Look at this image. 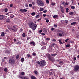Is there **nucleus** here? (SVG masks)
I'll return each mask as SVG.
<instances>
[{
	"label": "nucleus",
	"instance_id": "nucleus-1",
	"mask_svg": "<svg viewBox=\"0 0 79 79\" xmlns=\"http://www.w3.org/2000/svg\"><path fill=\"white\" fill-rule=\"evenodd\" d=\"M28 25H29L30 28H32L33 30H36L37 25L36 24H34L33 22H30L28 23Z\"/></svg>",
	"mask_w": 79,
	"mask_h": 79
},
{
	"label": "nucleus",
	"instance_id": "nucleus-2",
	"mask_svg": "<svg viewBox=\"0 0 79 79\" xmlns=\"http://www.w3.org/2000/svg\"><path fill=\"white\" fill-rule=\"evenodd\" d=\"M36 63L38 64H40V66H41V67H44L46 65L47 63L46 62H45V60H41L40 61H37Z\"/></svg>",
	"mask_w": 79,
	"mask_h": 79
},
{
	"label": "nucleus",
	"instance_id": "nucleus-3",
	"mask_svg": "<svg viewBox=\"0 0 79 79\" xmlns=\"http://www.w3.org/2000/svg\"><path fill=\"white\" fill-rule=\"evenodd\" d=\"M14 57H10L9 59V64L11 65H13V64H14L15 61V60L13 58Z\"/></svg>",
	"mask_w": 79,
	"mask_h": 79
},
{
	"label": "nucleus",
	"instance_id": "nucleus-4",
	"mask_svg": "<svg viewBox=\"0 0 79 79\" xmlns=\"http://www.w3.org/2000/svg\"><path fill=\"white\" fill-rule=\"evenodd\" d=\"M63 33L62 30H59L57 31V35L58 36H62L63 35Z\"/></svg>",
	"mask_w": 79,
	"mask_h": 79
},
{
	"label": "nucleus",
	"instance_id": "nucleus-5",
	"mask_svg": "<svg viewBox=\"0 0 79 79\" xmlns=\"http://www.w3.org/2000/svg\"><path fill=\"white\" fill-rule=\"evenodd\" d=\"M37 3L40 5V6H43L44 5V4L42 1V0H37Z\"/></svg>",
	"mask_w": 79,
	"mask_h": 79
},
{
	"label": "nucleus",
	"instance_id": "nucleus-6",
	"mask_svg": "<svg viewBox=\"0 0 79 79\" xmlns=\"http://www.w3.org/2000/svg\"><path fill=\"white\" fill-rule=\"evenodd\" d=\"M48 59H49L50 60L52 61V62H54L55 61V59L52 56H48Z\"/></svg>",
	"mask_w": 79,
	"mask_h": 79
},
{
	"label": "nucleus",
	"instance_id": "nucleus-7",
	"mask_svg": "<svg viewBox=\"0 0 79 79\" xmlns=\"http://www.w3.org/2000/svg\"><path fill=\"white\" fill-rule=\"evenodd\" d=\"M79 69V65H76L74 67V71H76L78 70Z\"/></svg>",
	"mask_w": 79,
	"mask_h": 79
},
{
	"label": "nucleus",
	"instance_id": "nucleus-8",
	"mask_svg": "<svg viewBox=\"0 0 79 79\" xmlns=\"http://www.w3.org/2000/svg\"><path fill=\"white\" fill-rule=\"evenodd\" d=\"M20 78H22V79H29L28 77V76H19Z\"/></svg>",
	"mask_w": 79,
	"mask_h": 79
},
{
	"label": "nucleus",
	"instance_id": "nucleus-9",
	"mask_svg": "<svg viewBox=\"0 0 79 79\" xmlns=\"http://www.w3.org/2000/svg\"><path fill=\"white\" fill-rule=\"evenodd\" d=\"M20 75H19V77L20 78H21L22 79V78H21L20 76H22V75H24L25 74V73L24 72H20Z\"/></svg>",
	"mask_w": 79,
	"mask_h": 79
},
{
	"label": "nucleus",
	"instance_id": "nucleus-10",
	"mask_svg": "<svg viewBox=\"0 0 79 79\" xmlns=\"http://www.w3.org/2000/svg\"><path fill=\"white\" fill-rule=\"evenodd\" d=\"M30 44H31V45H32L33 46H34L35 44V43L33 41H31V42H30Z\"/></svg>",
	"mask_w": 79,
	"mask_h": 79
},
{
	"label": "nucleus",
	"instance_id": "nucleus-11",
	"mask_svg": "<svg viewBox=\"0 0 79 79\" xmlns=\"http://www.w3.org/2000/svg\"><path fill=\"white\" fill-rule=\"evenodd\" d=\"M30 77L31 79H36V77L34 75H31Z\"/></svg>",
	"mask_w": 79,
	"mask_h": 79
},
{
	"label": "nucleus",
	"instance_id": "nucleus-12",
	"mask_svg": "<svg viewBox=\"0 0 79 79\" xmlns=\"http://www.w3.org/2000/svg\"><path fill=\"white\" fill-rule=\"evenodd\" d=\"M61 59V60L59 62V64H60V65H63V64L64 63V62H63V61H62V59Z\"/></svg>",
	"mask_w": 79,
	"mask_h": 79
},
{
	"label": "nucleus",
	"instance_id": "nucleus-13",
	"mask_svg": "<svg viewBox=\"0 0 79 79\" xmlns=\"http://www.w3.org/2000/svg\"><path fill=\"white\" fill-rule=\"evenodd\" d=\"M5 17L4 15H0V19L2 20Z\"/></svg>",
	"mask_w": 79,
	"mask_h": 79
},
{
	"label": "nucleus",
	"instance_id": "nucleus-14",
	"mask_svg": "<svg viewBox=\"0 0 79 79\" xmlns=\"http://www.w3.org/2000/svg\"><path fill=\"white\" fill-rule=\"evenodd\" d=\"M5 52L6 53H8V54H10V50H9L8 49H7L5 51Z\"/></svg>",
	"mask_w": 79,
	"mask_h": 79
},
{
	"label": "nucleus",
	"instance_id": "nucleus-15",
	"mask_svg": "<svg viewBox=\"0 0 79 79\" xmlns=\"http://www.w3.org/2000/svg\"><path fill=\"white\" fill-rule=\"evenodd\" d=\"M11 29L12 31H13V32H14L15 31L16 32L17 31V29H14V28H12Z\"/></svg>",
	"mask_w": 79,
	"mask_h": 79
},
{
	"label": "nucleus",
	"instance_id": "nucleus-16",
	"mask_svg": "<svg viewBox=\"0 0 79 79\" xmlns=\"http://www.w3.org/2000/svg\"><path fill=\"white\" fill-rule=\"evenodd\" d=\"M43 31L44 33H46L47 31V30L46 28H44L43 29Z\"/></svg>",
	"mask_w": 79,
	"mask_h": 79
},
{
	"label": "nucleus",
	"instance_id": "nucleus-17",
	"mask_svg": "<svg viewBox=\"0 0 79 79\" xmlns=\"http://www.w3.org/2000/svg\"><path fill=\"white\" fill-rule=\"evenodd\" d=\"M61 10L62 13H64V9L62 7L61 8Z\"/></svg>",
	"mask_w": 79,
	"mask_h": 79
},
{
	"label": "nucleus",
	"instance_id": "nucleus-18",
	"mask_svg": "<svg viewBox=\"0 0 79 79\" xmlns=\"http://www.w3.org/2000/svg\"><path fill=\"white\" fill-rule=\"evenodd\" d=\"M76 22H73L71 23V25H76Z\"/></svg>",
	"mask_w": 79,
	"mask_h": 79
},
{
	"label": "nucleus",
	"instance_id": "nucleus-19",
	"mask_svg": "<svg viewBox=\"0 0 79 79\" xmlns=\"http://www.w3.org/2000/svg\"><path fill=\"white\" fill-rule=\"evenodd\" d=\"M34 73H35V75H37L38 73V71L37 70H35L34 71Z\"/></svg>",
	"mask_w": 79,
	"mask_h": 79
},
{
	"label": "nucleus",
	"instance_id": "nucleus-20",
	"mask_svg": "<svg viewBox=\"0 0 79 79\" xmlns=\"http://www.w3.org/2000/svg\"><path fill=\"white\" fill-rule=\"evenodd\" d=\"M10 22V19H7L6 20V22H7V23Z\"/></svg>",
	"mask_w": 79,
	"mask_h": 79
},
{
	"label": "nucleus",
	"instance_id": "nucleus-21",
	"mask_svg": "<svg viewBox=\"0 0 79 79\" xmlns=\"http://www.w3.org/2000/svg\"><path fill=\"white\" fill-rule=\"evenodd\" d=\"M20 56L19 54H17L16 56V59H18L19 58Z\"/></svg>",
	"mask_w": 79,
	"mask_h": 79
},
{
	"label": "nucleus",
	"instance_id": "nucleus-22",
	"mask_svg": "<svg viewBox=\"0 0 79 79\" xmlns=\"http://www.w3.org/2000/svg\"><path fill=\"white\" fill-rule=\"evenodd\" d=\"M27 57H32V56H31L30 54H27Z\"/></svg>",
	"mask_w": 79,
	"mask_h": 79
},
{
	"label": "nucleus",
	"instance_id": "nucleus-23",
	"mask_svg": "<svg viewBox=\"0 0 79 79\" xmlns=\"http://www.w3.org/2000/svg\"><path fill=\"white\" fill-rule=\"evenodd\" d=\"M22 36H23V37L25 38V37L26 36V35L25 33H23V34L22 35Z\"/></svg>",
	"mask_w": 79,
	"mask_h": 79
},
{
	"label": "nucleus",
	"instance_id": "nucleus-24",
	"mask_svg": "<svg viewBox=\"0 0 79 79\" xmlns=\"http://www.w3.org/2000/svg\"><path fill=\"white\" fill-rule=\"evenodd\" d=\"M24 60H25V59H24V57H22L21 59V62H24Z\"/></svg>",
	"mask_w": 79,
	"mask_h": 79
},
{
	"label": "nucleus",
	"instance_id": "nucleus-25",
	"mask_svg": "<svg viewBox=\"0 0 79 79\" xmlns=\"http://www.w3.org/2000/svg\"><path fill=\"white\" fill-rule=\"evenodd\" d=\"M21 43V41H18L17 42V43H16V44H20Z\"/></svg>",
	"mask_w": 79,
	"mask_h": 79
},
{
	"label": "nucleus",
	"instance_id": "nucleus-26",
	"mask_svg": "<svg viewBox=\"0 0 79 79\" xmlns=\"http://www.w3.org/2000/svg\"><path fill=\"white\" fill-rule=\"evenodd\" d=\"M55 44H56L55 43H52L51 44V47H54L55 45Z\"/></svg>",
	"mask_w": 79,
	"mask_h": 79
},
{
	"label": "nucleus",
	"instance_id": "nucleus-27",
	"mask_svg": "<svg viewBox=\"0 0 79 79\" xmlns=\"http://www.w3.org/2000/svg\"><path fill=\"white\" fill-rule=\"evenodd\" d=\"M35 15L36 14L35 12H32V13L31 14V15L32 16H34V15Z\"/></svg>",
	"mask_w": 79,
	"mask_h": 79
},
{
	"label": "nucleus",
	"instance_id": "nucleus-28",
	"mask_svg": "<svg viewBox=\"0 0 79 79\" xmlns=\"http://www.w3.org/2000/svg\"><path fill=\"white\" fill-rule=\"evenodd\" d=\"M45 19L46 20V22H47V23H48V22H49V20H48V19H47V18H46Z\"/></svg>",
	"mask_w": 79,
	"mask_h": 79
},
{
	"label": "nucleus",
	"instance_id": "nucleus-29",
	"mask_svg": "<svg viewBox=\"0 0 79 79\" xmlns=\"http://www.w3.org/2000/svg\"><path fill=\"white\" fill-rule=\"evenodd\" d=\"M53 17L54 19H56V18H57V17H58V15H54Z\"/></svg>",
	"mask_w": 79,
	"mask_h": 79
},
{
	"label": "nucleus",
	"instance_id": "nucleus-30",
	"mask_svg": "<svg viewBox=\"0 0 79 79\" xmlns=\"http://www.w3.org/2000/svg\"><path fill=\"white\" fill-rule=\"evenodd\" d=\"M57 54L56 53L55 54H52V56H56V55H57Z\"/></svg>",
	"mask_w": 79,
	"mask_h": 79
},
{
	"label": "nucleus",
	"instance_id": "nucleus-31",
	"mask_svg": "<svg viewBox=\"0 0 79 79\" xmlns=\"http://www.w3.org/2000/svg\"><path fill=\"white\" fill-rule=\"evenodd\" d=\"M46 47L45 46H43V47H42V48L41 49H46Z\"/></svg>",
	"mask_w": 79,
	"mask_h": 79
},
{
	"label": "nucleus",
	"instance_id": "nucleus-32",
	"mask_svg": "<svg viewBox=\"0 0 79 79\" xmlns=\"http://www.w3.org/2000/svg\"><path fill=\"white\" fill-rule=\"evenodd\" d=\"M5 35V33L4 32H2L1 34V36H4V35Z\"/></svg>",
	"mask_w": 79,
	"mask_h": 79
},
{
	"label": "nucleus",
	"instance_id": "nucleus-33",
	"mask_svg": "<svg viewBox=\"0 0 79 79\" xmlns=\"http://www.w3.org/2000/svg\"><path fill=\"white\" fill-rule=\"evenodd\" d=\"M56 5V3H55L54 2H52L51 4V6H55Z\"/></svg>",
	"mask_w": 79,
	"mask_h": 79
},
{
	"label": "nucleus",
	"instance_id": "nucleus-34",
	"mask_svg": "<svg viewBox=\"0 0 79 79\" xmlns=\"http://www.w3.org/2000/svg\"><path fill=\"white\" fill-rule=\"evenodd\" d=\"M74 14V12H71L69 13V15H73Z\"/></svg>",
	"mask_w": 79,
	"mask_h": 79
},
{
	"label": "nucleus",
	"instance_id": "nucleus-35",
	"mask_svg": "<svg viewBox=\"0 0 79 79\" xmlns=\"http://www.w3.org/2000/svg\"><path fill=\"white\" fill-rule=\"evenodd\" d=\"M4 70L5 72H7V70H8V69L7 68H5V69H4Z\"/></svg>",
	"mask_w": 79,
	"mask_h": 79
},
{
	"label": "nucleus",
	"instance_id": "nucleus-36",
	"mask_svg": "<svg viewBox=\"0 0 79 79\" xmlns=\"http://www.w3.org/2000/svg\"><path fill=\"white\" fill-rule=\"evenodd\" d=\"M40 11H43L44 10V8L42 7H40Z\"/></svg>",
	"mask_w": 79,
	"mask_h": 79
},
{
	"label": "nucleus",
	"instance_id": "nucleus-37",
	"mask_svg": "<svg viewBox=\"0 0 79 79\" xmlns=\"http://www.w3.org/2000/svg\"><path fill=\"white\" fill-rule=\"evenodd\" d=\"M32 55H33V56H36V53H35V52H33Z\"/></svg>",
	"mask_w": 79,
	"mask_h": 79
},
{
	"label": "nucleus",
	"instance_id": "nucleus-38",
	"mask_svg": "<svg viewBox=\"0 0 79 79\" xmlns=\"http://www.w3.org/2000/svg\"><path fill=\"white\" fill-rule=\"evenodd\" d=\"M59 42L61 44H63V43H62L61 40H59Z\"/></svg>",
	"mask_w": 79,
	"mask_h": 79
},
{
	"label": "nucleus",
	"instance_id": "nucleus-39",
	"mask_svg": "<svg viewBox=\"0 0 79 79\" xmlns=\"http://www.w3.org/2000/svg\"><path fill=\"white\" fill-rule=\"evenodd\" d=\"M49 51H50V52H52V48H50V49L49 50Z\"/></svg>",
	"mask_w": 79,
	"mask_h": 79
},
{
	"label": "nucleus",
	"instance_id": "nucleus-40",
	"mask_svg": "<svg viewBox=\"0 0 79 79\" xmlns=\"http://www.w3.org/2000/svg\"><path fill=\"white\" fill-rule=\"evenodd\" d=\"M71 8L72 9H75V7L73 6H72L71 7Z\"/></svg>",
	"mask_w": 79,
	"mask_h": 79
},
{
	"label": "nucleus",
	"instance_id": "nucleus-41",
	"mask_svg": "<svg viewBox=\"0 0 79 79\" xmlns=\"http://www.w3.org/2000/svg\"><path fill=\"white\" fill-rule=\"evenodd\" d=\"M31 37L30 36H28L27 38V40H29L30 39H31Z\"/></svg>",
	"mask_w": 79,
	"mask_h": 79
},
{
	"label": "nucleus",
	"instance_id": "nucleus-42",
	"mask_svg": "<svg viewBox=\"0 0 79 79\" xmlns=\"http://www.w3.org/2000/svg\"><path fill=\"white\" fill-rule=\"evenodd\" d=\"M53 27H54L55 28H56L57 27V25H56L54 24L53 26Z\"/></svg>",
	"mask_w": 79,
	"mask_h": 79
},
{
	"label": "nucleus",
	"instance_id": "nucleus-43",
	"mask_svg": "<svg viewBox=\"0 0 79 79\" xmlns=\"http://www.w3.org/2000/svg\"><path fill=\"white\" fill-rule=\"evenodd\" d=\"M39 17H40V16H39V15H36V16H35V18H39Z\"/></svg>",
	"mask_w": 79,
	"mask_h": 79
},
{
	"label": "nucleus",
	"instance_id": "nucleus-44",
	"mask_svg": "<svg viewBox=\"0 0 79 79\" xmlns=\"http://www.w3.org/2000/svg\"><path fill=\"white\" fill-rule=\"evenodd\" d=\"M7 11H8L7 9H5V12H7Z\"/></svg>",
	"mask_w": 79,
	"mask_h": 79
},
{
	"label": "nucleus",
	"instance_id": "nucleus-45",
	"mask_svg": "<svg viewBox=\"0 0 79 79\" xmlns=\"http://www.w3.org/2000/svg\"><path fill=\"white\" fill-rule=\"evenodd\" d=\"M70 43H74V41H73L72 40H71L70 41Z\"/></svg>",
	"mask_w": 79,
	"mask_h": 79
},
{
	"label": "nucleus",
	"instance_id": "nucleus-46",
	"mask_svg": "<svg viewBox=\"0 0 79 79\" xmlns=\"http://www.w3.org/2000/svg\"><path fill=\"white\" fill-rule=\"evenodd\" d=\"M46 2L47 3H48V4H49V1H48V0H46Z\"/></svg>",
	"mask_w": 79,
	"mask_h": 79
},
{
	"label": "nucleus",
	"instance_id": "nucleus-47",
	"mask_svg": "<svg viewBox=\"0 0 79 79\" xmlns=\"http://www.w3.org/2000/svg\"><path fill=\"white\" fill-rule=\"evenodd\" d=\"M23 29H22V28H21V29L20 30V32H23Z\"/></svg>",
	"mask_w": 79,
	"mask_h": 79
},
{
	"label": "nucleus",
	"instance_id": "nucleus-48",
	"mask_svg": "<svg viewBox=\"0 0 79 79\" xmlns=\"http://www.w3.org/2000/svg\"><path fill=\"white\" fill-rule=\"evenodd\" d=\"M29 7H32V4H29Z\"/></svg>",
	"mask_w": 79,
	"mask_h": 79
},
{
	"label": "nucleus",
	"instance_id": "nucleus-49",
	"mask_svg": "<svg viewBox=\"0 0 79 79\" xmlns=\"http://www.w3.org/2000/svg\"><path fill=\"white\" fill-rule=\"evenodd\" d=\"M54 29H55V28H53V26H52V28L51 29V31H53V30Z\"/></svg>",
	"mask_w": 79,
	"mask_h": 79
},
{
	"label": "nucleus",
	"instance_id": "nucleus-50",
	"mask_svg": "<svg viewBox=\"0 0 79 79\" xmlns=\"http://www.w3.org/2000/svg\"><path fill=\"white\" fill-rule=\"evenodd\" d=\"M42 32V30H40L39 31V33H40Z\"/></svg>",
	"mask_w": 79,
	"mask_h": 79
},
{
	"label": "nucleus",
	"instance_id": "nucleus-51",
	"mask_svg": "<svg viewBox=\"0 0 79 79\" xmlns=\"http://www.w3.org/2000/svg\"><path fill=\"white\" fill-rule=\"evenodd\" d=\"M66 12H69V9L67 8V9H66Z\"/></svg>",
	"mask_w": 79,
	"mask_h": 79
},
{
	"label": "nucleus",
	"instance_id": "nucleus-52",
	"mask_svg": "<svg viewBox=\"0 0 79 79\" xmlns=\"http://www.w3.org/2000/svg\"><path fill=\"white\" fill-rule=\"evenodd\" d=\"M27 11V9H23V12H26Z\"/></svg>",
	"mask_w": 79,
	"mask_h": 79
},
{
	"label": "nucleus",
	"instance_id": "nucleus-53",
	"mask_svg": "<svg viewBox=\"0 0 79 79\" xmlns=\"http://www.w3.org/2000/svg\"><path fill=\"white\" fill-rule=\"evenodd\" d=\"M20 11H21V12H24V9H21L20 10Z\"/></svg>",
	"mask_w": 79,
	"mask_h": 79
},
{
	"label": "nucleus",
	"instance_id": "nucleus-54",
	"mask_svg": "<svg viewBox=\"0 0 79 79\" xmlns=\"http://www.w3.org/2000/svg\"><path fill=\"white\" fill-rule=\"evenodd\" d=\"M69 40V39H66V40H65V42H68V41Z\"/></svg>",
	"mask_w": 79,
	"mask_h": 79
},
{
	"label": "nucleus",
	"instance_id": "nucleus-55",
	"mask_svg": "<svg viewBox=\"0 0 79 79\" xmlns=\"http://www.w3.org/2000/svg\"><path fill=\"white\" fill-rule=\"evenodd\" d=\"M46 40H50V38H47L46 39Z\"/></svg>",
	"mask_w": 79,
	"mask_h": 79
},
{
	"label": "nucleus",
	"instance_id": "nucleus-56",
	"mask_svg": "<svg viewBox=\"0 0 79 79\" xmlns=\"http://www.w3.org/2000/svg\"><path fill=\"white\" fill-rule=\"evenodd\" d=\"M13 4H10V7H13Z\"/></svg>",
	"mask_w": 79,
	"mask_h": 79
},
{
	"label": "nucleus",
	"instance_id": "nucleus-57",
	"mask_svg": "<svg viewBox=\"0 0 79 79\" xmlns=\"http://www.w3.org/2000/svg\"><path fill=\"white\" fill-rule=\"evenodd\" d=\"M14 42H16L17 41V39L15 38H14Z\"/></svg>",
	"mask_w": 79,
	"mask_h": 79
},
{
	"label": "nucleus",
	"instance_id": "nucleus-58",
	"mask_svg": "<svg viewBox=\"0 0 79 79\" xmlns=\"http://www.w3.org/2000/svg\"><path fill=\"white\" fill-rule=\"evenodd\" d=\"M14 17V15H10V17L11 18H13Z\"/></svg>",
	"mask_w": 79,
	"mask_h": 79
},
{
	"label": "nucleus",
	"instance_id": "nucleus-59",
	"mask_svg": "<svg viewBox=\"0 0 79 79\" xmlns=\"http://www.w3.org/2000/svg\"><path fill=\"white\" fill-rule=\"evenodd\" d=\"M47 10H44L43 12L44 13H46V12H47Z\"/></svg>",
	"mask_w": 79,
	"mask_h": 79
},
{
	"label": "nucleus",
	"instance_id": "nucleus-60",
	"mask_svg": "<svg viewBox=\"0 0 79 79\" xmlns=\"http://www.w3.org/2000/svg\"><path fill=\"white\" fill-rule=\"evenodd\" d=\"M25 6L26 7H29L28 4H26Z\"/></svg>",
	"mask_w": 79,
	"mask_h": 79
},
{
	"label": "nucleus",
	"instance_id": "nucleus-61",
	"mask_svg": "<svg viewBox=\"0 0 79 79\" xmlns=\"http://www.w3.org/2000/svg\"><path fill=\"white\" fill-rule=\"evenodd\" d=\"M56 66L58 67H61V65H57Z\"/></svg>",
	"mask_w": 79,
	"mask_h": 79
},
{
	"label": "nucleus",
	"instance_id": "nucleus-62",
	"mask_svg": "<svg viewBox=\"0 0 79 79\" xmlns=\"http://www.w3.org/2000/svg\"><path fill=\"white\" fill-rule=\"evenodd\" d=\"M13 27L14 29H16V27L15 25H13Z\"/></svg>",
	"mask_w": 79,
	"mask_h": 79
},
{
	"label": "nucleus",
	"instance_id": "nucleus-63",
	"mask_svg": "<svg viewBox=\"0 0 79 79\" xmlns=\"http://www.w3.org/2000/svg\"><path fill=\"white\" fill-rule=\"evenodd\" d=\"M52 73V72H50L49 73V75H51Z\"/></svg>",
	"mask_w": 79,
	"mask_h": 79
},
{
	"label": "nucleus",
	"instance_id": "nucleus-64",
	"mask_svg": "<svg viewBox=\"0 0 79 79\" xmlns=\"http://www.w3.org/2000/svg\"><path fill=\"white\" fill-rule=\"evenodd\" d=\"M43 17H46L47 16V15L46 14H43Z\"/></svg>",
	"mask_w": 79,
	"mask_h": 79
}]
</instances>
